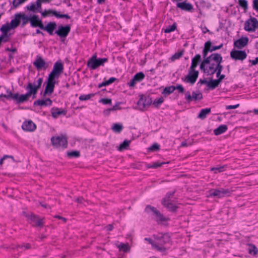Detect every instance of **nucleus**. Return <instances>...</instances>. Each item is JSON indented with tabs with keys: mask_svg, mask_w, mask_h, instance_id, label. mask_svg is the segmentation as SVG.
<instances>
[{
	"mask_svg": "<svg viewBox=\"0 0 258 258\" xmlns=\"http://www.w3.org/2000/svg\"><path fill=\"white\" fill-rule=\"evenodd\" d=\"M212 61L213 59L212 58L209 59L208 56L204 59L200 64V69L207 75H213L216 72L217 63L212 62Z\"/></svg>",
	"mask_w": 258,
	"mask_h": 258,
	"instance_id": "1",
	"label": "nucleus"
},
{
	"mask_svg": "<svg viewBox=\"0 0 258 258\" xmlns=\"http://www.w3.org/2000/svg\"><path fill=\"white\" fill-rule=\"evenodd\" d=\"M107 61V58H97L96 55L94 54L89 59L87 67L91 70H95L100 66H104V63Z\"/></svg>",
	"mask_w": 258,
	"mask_h": 258,
	"instance_id": "2",
	"label": "nucleus"
},
{
	"mask_svg": "<svg viewBox=\"0 0 258 258\" xmlns=\"http://www.w3.org/2000/svg\"><path fill=\"white\" fill-rule=\"evenodd\" d=\"M43 82V78H39L34 84L29 83L25 89L28 90L26 93L30 97L32 95L35 96L37 93L38 89L41 87Z\"/></svg>",
	"mask_w": 258,
	"mask_h": 258,
	"instance_id": "3",
	"label": "nucleus"
},
{
	"mask_svg": "<svg viewBox=\"0 0 258 258\" xmlns=\"http://www.w3.org/2000/svg\"><path fill=\"white\" fill-rule=\"evenodd\" d=\"M23 214L27 218V220L30 222L33 226L40 227L43 226L44 222L42 218H40L38 216L32 213H27L24 212Z\"/></svg>",
	"mask_w": 258,
	"mask_h": 258,
	"instance_id": "4",
	"label": "nucleus"
},
{
	"mask_svg": "<svg viewBox=\"0 0 258 258\" xmlns=\"http://www.w3.org/2000/svg\"><path fill=\"white\" fill-rule=\"evenodd\" d=\"M51 142L52 145L56 148L61 147L62 149H65L68 146L67 138L62 135L57 137H52L51 138Z\"/></svg>",
	"mask_w": 258,
	"mask_h": 258,
	"instance_id": "5",
	"label": "nucleus"
},
{
	"mask_svg": "<svg viewBox=\"0 0 258 258\" xmlns=\"http://www.w3.org/2000/svg\"><path fill=\"white\" fill-rule=\"evenodd\" d=\"M13 20L16 23L17 27L20 25L21 20L22 21L21 27H23L29 22L30 23L31 27H32V19H31V16L29 17L24 13H19L16 14Z\"/></svg>",
	"mask_w": 258,
	"mask_h": 258,
	"instance_id": "6",
	"label": "nucleus"
},
{
	"mask_svg": "<svg viewBox=\"0 0 258 258\" xmlns=\"http://www.w3.org/2000/svg\"><path fill=\"white\" fill-rule=\"evenodd\" d=\"M71 29V27L70 25H66L65 26L60 25L58 26L55 34L60 37L62 42H64L66 37L70 33Z\"/></svg>",
	"mask_w": 258,
	"mask_h": 258,
	"instance_id": "7",
	"label": "nucleus"
},
{
	"mask_svg": "<svg viewBox=\"0 0 258 258\" xmlns=\"http://www.w3.org/2000/svg\"><path fill=\"white\" fill-rule=\"evenodd\" d=\"M139 96L140 99L137 102V105L140 110L143 111L152 103V99L149 96L143 94L140 95Z\"/></svg>",
	"mask_w": 258,
	"mask_h": 258,
	"instance_id": "8",
	"label": "nucleus"
},
{
	"mask_svg": "<svg viewBox=\"0 0 258 258\" xmlns=\"http://www.w3.org/2000/svg\"><path fill=\"white\" fill-rule=\"evenodd\" d=\"M207 197H217L221 198L226 196H229L230 191L228 189L221 188L219 189H211L208 191Z\"/></svg>",
	"mask_w": 258,
	"mask_h": 258,
	"instance_id": "9",
	"label": "nucleus"
},
{
	"mask_svg": "<svg viewBox=\"0 0 258 258\" xmlns=\"http://www.w3.org/2000/svg\"><path fill=\"white\" fill-rule=\"evenodd\" d=\"M145 211L148 214L152 212L153 215L156 216L157 221L164 222L167 221V219L164 217L163 215L159 210L153 206L147 205L145 209Z\"/></svg>",
	"mask_w": 258,
	"mask_h": 258,
	"instance_id": "10",
	"label": "nucleus"
},
{
	"mask_svg": "<svg viewBox=\"0 0 258 258\" xmlns=\"http://www.w3.org/2000/svg\"><path fill=\"white\" fill-rule=\"evenodd\" d=\"M257 28L258 20L254 17H250L245 22L244 29L246 31L254 32Z\"/></svg>",
	"mask_w": 258,
	"mask_h": 258,
	"instance_id": "11",
	"label": "nucleus"
},
{
	"mask_svg": "<svg viewBox=\"0 0 258 258\" xmlns=\"http://www.w3.org/2000/svg\"><path fill=\"white\" fill-rule=\"evenodd\" d=\"M199 71L196 70H190L189 69L188 73L185 77L184 79H182L184 82L189 83L193 85L197 81L199 76Z\"/></svg>",
	"mask_w": 258,
	"mask_h": 258,
	"instance_id": "12",
	"label": "nucleus"
},
{
	"mask_svg": "<svg viewBox=\"0 0 258 258\" xmlns=\"http://www.w3.org/2000/svg\"><path fill=\"white\" fill-rule=\"evenodd\" d=\"M33 64L37 70L42 69L45 70L49 66V63L46 62L43 58L39 55L36 56V59L33 62Z\"/></svg>",
	"mask_w": 258,
	"mask_h": 258,
	"instance_id": "13",
	"label": "nucleus"
},
{
	"mask_svg": "<svg viewBox=\"0 0 258 258\" xmlns=\"http://www.w3.org/2000/svg\"><path fill=\"white\" fill-rule=\"evenodd\" d=\"M155 238L157 240L156 243L161 245H164L171 242V237L168 233H160L155 236Z\"/></svg>",
	"mask_w": 258,
	"mask_h": 258,
	"instance_id": "14",
	"label": "nucleus"
},
{
	"mask_svg": "<svg viewBox=\"0 0 258 258\" xmlns=\"http://www.w3.org/2000/svg\"><path fill=\"white\" fill-rule=\"evenodd\" d=\"M230 57L235 60L243 61L247 57V54L244 50L233 49L230 52Z\"/></svg>",
	"mask_w": 258,
	"mask_h": 258,
	"instance_id": "15",
	"label": "nucleus"
},
{
	"mask_svg": "<svg viewBox=\"0 0 258 258\" xmlns=\"http://www.w3.org/2000/svg\"><path fill=\"white\" fill-rule=\"evenodd\" d=\"M185 99L188 103H190L193 100H201L203 99L202 93L200 92L196 93L195 91L192 92V95L190 94L189 91H187L185 93Z\"/></svg>",
	"mask_w": 258,
	"mask_h": 258,
	"instance_id": "16",
	"label": "nucleus"
},
{
	"mask_svg": "<svg viewBox=\"0 0 258 258\" xmlns=\"http://www.w3.org/2000/svg\"><path fill=\"white\" fill-rule=\"evenodd\" d=\"M209 58H212L213 60L217 63L216 67V71L222 72L223 67L221 65V62L222 61V57L221 54L218 53H214L211 54L210 56H209Z\"/></svg>",
	"mask_w": 258,
	"mask_h": 258,
	"instance_id": "17",
	"label": "nucleus"
},
{
	"mask_svg": "<svg viewBox=\"0 0 258 258\" xmlns=\"http://www.w3.org/2000/svg\"><path fill=\"white\" fill-rule=\"evenodd\" d=\"M248 40V38L247 37H242L234 41V46L238 49H241L247 44Z\"/></svg>",
	"mask_w": 258,
	"mask_h": 258,
	"instance_id": "18",
	"label": "nucleus"
},
{
	"mask_svg": "<svg viewBox=\"0 0 258 258\" xmlns=\"http://www.w3.org/2000/svg\"><path fill=\"white\" fill-rule=\"evenodd\" d=\"M16 28H17L16 23L14 21L13 19H12L10 23H6L5 24L3 25L0 29V31L2 32L8 33L11 29Z\"/></svg>",
	"mask_w": 258,
	"mask_h": 258,
	"instance_id": "19",
	"label": "nucleus"
},
{
	"mask_svg": "<svg viewBox=\"0 0 258 258\" xmlns=\"http://www.w3.org/2000/svg\"><path fill=\"white\" fill-rule=\"evenodd\" d=\"M22 128L26 131L33 132L36 128V125L32 120L25 121L23 122Z\"/></svg>",
	"mask_w": 258,
	"mask_h": 258,
	"instance_id": "20",
	"label": "nucleus"
},
{
	"mask_svg": "<svg viewBox=\"0 0 258 258\" xmlns=\"http://www.w3.org/2000/svg\"><path fill=\"white\" fill-rule=\"evenodd\" d=\"M63 63L61 60H58L54 64L53 69L51 72H53V73H55L58 76H60V74L63 72Z\"/></svg>",
	"mask_w": 258,
	"mask_h": 258,
	"instance_id": "21",
	"label": "nucleus"
},
{
	"mask_svg": "<svg viewBox=\"0 0 258 258\" xmlns=\"http://www.w3.org/2000/svg\"><path fill=\"white\" fill-rule=\"evenodd\" d=\"M52 104V101L50 98L45 99H38L35 101L33 103L34 106H50Z\"/></svg>",
	"mask_w": 258,
	"mask_h": 258,
	"instance_id": "22",
	"label": "nucleus"
},
{
	"mask_svg": "<svg viewBox=\"0 0 258 258\" xmlns=\"http://www.w3.org/2000/svg\"><path fill=\"white\" fill-rule=\"evenodd\" d=\"M67 113V110L59 108L57 107H53L51 108V114L52 116L54 118H57L59 115H66Z\"/></svg>",
	"mask_w": 258,
	"mask_h": 258,
	"instance_id": "23",
	"label": "nucleus"
},
{
	"mask_svg": "<svg viewBox=\"0 0 258 258\" xmlns=\"http://www.w3.org/2000/svg\"><path fill=\"white\" fill-rule=\"evenodd\" d=\"M56 27L55 22H50L44 27L43 30L46 31L50 35H53Z\"/></svg>",
	"mask_w": 258,
	"mask_h": 258,
	"instance_id": "24",
	"label": "nucleus"
},
{
	"mask_svg": "<svg viewBox=\"0 0 258 258\" xmlns=\"http://www.w3.org/2000/svg\"><path fill=\"white\" fill-rule=\"evenodd\" d=\"M177 7L182 10L190 12L193 10V6L190 3H187L186 2L178 3Z\"/></svg>",
	"mask_w": 258,
	"mask_h": 258,
	"instance_id": "25",
	"label": "nucleus"
},
{
	"mask_svg": "<svg viewBox=\"0 0 258 258\" xmlns=\"http://www.w3.org/2000/svg\"><path fill=\"white\" fill-rule=\"evenodd\" d=\"M55 83L49 82L47 81L46 86L43 93V96H45L47 94L51 95L54 91Z\"/></svg>",
	"mask_w": 258,
	"mask_h": 258,
	"instance_id": "26",
	"label": "nucleus"
},
{
	"mask_svg": "<svg viewBox=\"0 0 258 258\" xmlns=\"http://www.w3.org/2000/svg\"><path fill=\"white\" fill-rule=\"evenodd\" d=\"M17 94V98L16 99V101L17 104H21L24 102L27 101L29 100V98L30 97L29 95L27 93L25 94H22L19 95V93Z\"/></svg>",
	"mask_w": 258,
	"mask_h": 258,
	"instance_id": "27",
	"label": "nucleus"
},
{
	"mask_svg": "<svg viewBox=\"0 0 258 258\" xmlns=\"http://www.w3.org/2000/svg\"><path fill=\"white\" fill-rule=\"evenodd\" d=\"M201 60V55L200 54L196 55V56L192 59L191 64L189 69H190V70H195Z\"/></svg>",
	"mask_w": 258,
	"mask_h": 258,
	"instance_id": "28",
	"label": "nucleus"
},
{
	"mask_svg": "<svg viewBox=\"0 0 258 258\" xmlns=\"http://www.w3.org/2000/svg\"><path fill=\"white\" fill-rule=\"evenodd\" d=\"M227 130L228 127L226 125L222 124L214 130V133L218 136L225 133Z\"/></svg>",
	"mask_w": 258,
	"mask_h": 258,
	"instance_id": "29",
	"label": "nucleus"
},
{
	"mask_svg": "<svg viewBox=\"0 0 258 258\" xmlns=\"http://www.w3.org/2000/svg\"><path fill=\"white\" fill-rule=\"evenodd\" d=\"M212 45V42L211 41H208L205 43V47L203 50V56L204 59L207 57L208 53L209 52H211L210 47Z\"/></svg>",
	"mask_w": 258,
	"mask_h": 258,
	"instance_id": "30",
	"label": "nucleus"
},
{
	"mask_svg": "<svg viewBox=\"0 0 258 258\" xmlns=\"http://www.w3.org/2000/svg\"><path fill=\"white\" fill-rule=\"evenodd\" d=\"M175 191L176 190H175L172 192H168L165 197L162 199L161 204L170 202L171 199L174 196Z\"/></svg>",
	"mask_w": 258,
	"mask_h": 258,
	"instance_id": "31",
	"label": "nucleus"
},
{
	"mask_svg": "<svg viewBox=\"0 0 258 258\" xmlns=\"http://www.w3.org/2000/svg\"><path fill=\"white\" fill-rule=\"evenodd\" d=\"M33 19L35 21L36 20L37 23H36V24H35L33 23V22H32V27H39L40 29L43 30L45 26L43 24L42 21L39 19V16H38V17H34Z\"/></svg>",
	"mask_w": 258,
	"mask_h": 258,
	"instance_id": "32",
	"label": "nucleus"
},
{
	"mask_svg": "<svg viewBox=\"0 0 258 258\" xmlns=\"http://www.w3.org/2000/svg\"><path fill=\"white\" fill-rule=\"evenodd\" d=\"M162 205L164 207H166L168 209V211L172 212H176V211L178 208L177 206L173 205L171 202L163 203V204H162Z\"/></svg>",
	"mask_w": 258,
	"mask_h": 258,
	"instance_id": "33",
	"label": "nucleus"
},
{
	"mask_svg": "<svg viewBox=\"0 0 258 258\" xmlns=\"http://www.w3.org/2000/svg\"><path fill=\"white\" fill-rule=\"evenodd\" d=\"M220 83L218 82V81L216 80H213L211 79L210 81H208L207 83V86L211 90H213L217 87Z\"/></svg>",
	"mask_w": 258,
	"mask_h": 258,
	"instance_id": "34",
	"label": "nucleus"
},
{
	"mask_svg": "<svg viewBox=\"0 0 258 258\" xmlns=\"http://www.w3.org/2000/svg\"><path fill=\"white\" fill-rule=\"evenodd\" d=\"M211 112L210 108L202 109L198 115V117L202 119H205L207 115Z\"/></svg>",
	"mask_w": 258,
	"mask_h": 258,
	"instance_id": "35",
	"label": "nucleus"
},
{
	"mask_svg": "<svg viewBox=\"0 0 258 258\" xmlns=\"http://www.w3.org/2000/svg\"><path fill=\"white\" fill-rule=\"evenodd\" d=\"M248 253L253 255H256L258 254L257 248L253 244H248Z\"/></svg>",
	"mask_w": 258,
	"mask_h": 258,
	"instance_id": "36",
	"label": "nucleus"
},
{
	"mask_svg": "<svg viewBox=\"0 0 258 258\" xmlns=\"http://www.w3.org/2000/svg\"><path fill=\"white\" fill-rule=\"evenodd\" d=\"M111 129L114 133H120L123 130V125L120 123H114Z\"/></svg>",
	"mask_w": 258,
	"mask_h": 258,
	"instance_id": "37",
	"label": "nucleus"
},
{
	"mask_svg": "<svg viewBox=\"0 0 258 258\" xmlns=\"http://www.w3.org/2000/svg\"><path fill=\"white\" fill-rule=\"evenodd\" d=\"M175 90V88L174 86L166 87L163 90L162 94L165 95H168L173 93Z\"/></svg>",
	"mask_w": 258,
	"mask_h": 258,
	"instance_id": "38",
	"label": "nucleus"
},
{
	"mask_svg": "<svg viewBox=\"0 0 258 258\" xmlns=\"http://www.w3.org/2000/svg\"><path fill=\"white\" fill-rule=\"evenodd\" d=\"M59 76L51 72L48 75L47 82L56 83L55 79H58Z\"/></svg>",
	"mask_w": 258,
	"mask_h": 258,
	"instance_id": "39",
	"label": "nucleus"
},
{
	"mask_svg": "<svg viewBox=\"0 0 258 258\" xmlns=\"http://www.w3.org/2000/svg\"><path fill=\"white\" fill-rule=\"evenodd\" d=\"M49 12L52 13V15H54L57 18H66V19H70V16L68 14H59L56 11H49Z\"/></svg>",
	"mask_w": 258,
	"mask_h": 258,
	"instance_id": "40",
	"label": "nucleus"
},
{
	"mask_svg": "<svg viewBox=\"0 0 258 258\" xmlns=\"http://www.w3.org/2000/svg\"><path fill=\"white\" fill-rule=\"evenodd\" d=\"M165 163H166L165 162H157L154 163L152 164H147L146 167L147 168L156 169V168L161 167L162 165L165 164Z\"/></svg>",
	"mask_w": 258,
	"mask_h": 258,
	"instance_id": "41",
	"label": "nucleus"
},
{
	"mask_svg": "<svg viewBox=\"0 0 258 258\" xmlns=\"http://www.w3.org/2000/svg\"><path fill=\"white\" fill-rule=\"evenodd\" d=\"M117 247L119 248V250H122L125 252L129 251L130 249L128 244H124L123 243H121L119 245H118Z\"/></svg>",
	"mask_w": 258,
	"mask_h": 258,
	"instance_id": "42",
	"label": "nucleus"
},
{
	"mask_svg": "<svg viewBox=\"0 0 258 258\" xmlns=\"http://www.w3.org/2000/svg\"><path fill=\"white\" fill-rule=\"evenodd\" d=\"M131 141L129 140H125L120 145L119 150L122 151L126 149L130 145Z\"/></svg>",
	"mask_w": 258,
	"mask_h": 258,
	"instance_id": "43",
	"label": "nucleus"
},
{
	"mask_svg": "<svg viewBox=\"0 0 258 258\" xmlns=\"http://www.w3.org/2000/svg\"><path fill=\"white\" fill-rule=\"evenodd\" d=\"M95 94L91 93L86 95H81L79 97V100L81 101H86L90 99L92 97H94Z\"/></svg>",
	"mask_w": 258,
	"mask_h": 258,
	"instance_id": "44",
	"label": "nucleus"
},
{
	"mask_svg": "<svg viewBox=\"0 0 258 258\" xmlns=\"http://www.w3.org/2000/svg\"><path fill=\"white\" fill-rule=\"evenodd\" d=\"M164 98L163 97H160L158 99H155L153 102V105L157 108H158L161 104L163 102Z\"/></svg>",
	"mask_w": 258,
	"mask_h": 258,
	"instance_id": "45",
	"label": "nucleus"
},
{
	"mask_svg": "<svg viewBox=\"0 0 258 258\" xmlns=\"http://www.w3.org/2000/svg\"><path fill=\"white\" fill-rule=\"evenodd\" d=\"M134 78H135V79L136 80V81L137 82H140V81H142L144 79L145 75L142 72H139V73L136 74L134 76Z\"/></svg>",
	"mask_w": 258,
	"mask_h": 258,
	"instance_id": "46",
	"label": "nucleus"
},
{
	"mask_svg": "<svg viewBox=\"0 0 258 258\" xmlns=\"http://www.w3.org/2000/svg\"><path fill=\"white\" fill-rule=\"evenodd\" d=\"M177 28V25L176 23H174L171 26H168L164 30V32L166 33H169L174 31Z\"/></svg>",
	"mask_w": 258,
	"mask_h": 258,
	"instance_id": "47",
	"label": "nucleus"
},
{
	"mask_svg": "<svg viewBox=\"0 0 258 258\" xmlns=\"http://www.w3.org/2000/svg\"><path fill=\"white\" fill-rule=\"evenodd\" d=\"M68 156L69 157H79L80 156V152L78 151H74L72 152H68L67 153Z\"/></svg>",
	"mask_w": 258,
	"mask_h": 258,
	"instance_id": "48",
	"label": "nucleus"
},
{
	"mask_svg": "<svg viewBox=\"0 0 258 258\" xmlns=\"http://www.w3.org/2000/svg\"><path fill=\"white\" fill-rule=\"evenodd\" d=\"M238 3L240 6L245 11L248 9V4L246 0H238Z\"/></svg>",
	"mask_w": 258,
	"mask_h": 258,
	"instance_id": "49",
	"label": "nucleus"
},
{
	"mask_svg": "<svg viewBox=\"0 0 258 258\" xmlns=\"http://www.w3.org/2000/svg\"><path fill=\"white\" fill-rule=\"evenodd\" d=\"M9 94L6 95H4V97L7 98V99H10V98H12L13 100L16 101V99L17 98V94H13L11 91H7Z\"/></svg>",
	"mask_w": 258,
	"mask_h": 258,
	"instance_id": "50",
	"label": "nucleus"
},
{
	"mask_svg": "<svg viewBox=\"0 0 258 258\" xmlns=\"http://www.w3.org/2000/svg\"><path fill=\"white\" fill-rule=\"evenodd\" d=\"M157 250L161 252H165L166 250V248L164 245H160L157 243L153 246Z\"/></svg>",
	"mask_w": 258,
	"mask_h": 258,
	"instance_id": "51",
	"label": "nucleus"
},
{
	"mask_svg": "<svg viewBox=\"0 0 258 258\" xmlns=\"http://www.w3.org/2000/svg\"><path fill=\"white\" fill-rule=\"evenodd\" d=\"M26 8L28 10L32 11L34 13L37 12V8L35 3H31L30 5H28L26 7Z\"/></svg>",
	"mask_w": 258,
	"mask_h": 258,
	"instance_id": "52",
	"label": "nucleus"
},
{
	"mask_svg": "<svg viewBox=\"0 0 258 258\" xmlns=\"http://www.w3.org/2000/svg\"><path fill=\"white\" fill-rule=\"evenodd\" d=\"M25 0H13V6L14 8H17L20 5L25 2Z\"/></svg>",
	"mask_w": 258,
	"mask_h": 258,
	"instance_id": "53",
	"label": "nucleus"
},
{
	"mask_svg": "<svg viewBox=\"0 0 258 258\" xmlns=\"http://www.w3.org/2000/svg\"><path fill=\"white\" fill-rule=\"evenodd\" d=\"M224 166L213 167L211 169V171H214L215 173L221 172L224 171Z\"/></svg>",
	"mask_w": 258,
	"mask_h": 258,
	"instance_id": "54",
	"label": "nucleus"
},
{
	"mask_svg": "<svg viewBox=\"0 0 258 258\" xmlns=\"http://www.w3.org/2000/svg\"><path fill=\"white\" fill-rule=\"evenodd\" d=\"M183 55V52L180 51L179 52L175 53L174 54H173L171 57V59L172 61H174L175 59L179 58L182 55Z\"/></svg>",
	"mask_w": 258,
	"mask_h": 258,
	"instance_id": "55",
	"label": "nucleus"
},
{
	"mask_svg": "<svg viewBox=\"0 0 258 258\" xmlns=\"http://www.w3.org/2000/svg\"><path fill=\"white\" fill-rule=\"evenodd\" d=\"M160 149V146L157 143H155L149 148L150 151H157Z\"/></svg>",
	"mask_w": 258,
	"mask_h": 258,
	"instance_id": "56",
	"label": "nucleus"
},
{
	"mask_svg": "<svg viewBox=\"0 0 258 258\" xmlns=\"http://www.w3.org/2000/svg\"><path fill=\"white\" fill-rule=\"evenodd\" d=\"M99 102H101L104 104H111V99L109 98H102L99 101Z\"/></svg>",
	"mask_w": 258,
	"mask_h": 258,
	"instance_id": "57",
	"label": "nucleus"
},
{
	"mask_svg": "<svg viewBox=\"0 0 258 258\" xmlns=\"http://www.w3.org/2000/svg\"><path fill=\"white\" fill-rule=\"evenodd\" d=\"M2 34L1 36L5 40H7V42L9 41L10 34L8 33L2 32Z\"/></svg>",
	"mask_w": 258,
	"mask_h": 258,
	"instance_id": "58",
	"label": "nucleus"
},
{
	"mask_svg": "<svg viewBox=\"0 0 258 258\" xmlns=\"http://www.w3.org/2000/svg\"><path fill=\"white\" fill-rule=\"evenodd\" d=\"M36 8H37V12H39V13H41V10H42V7H41V5H42V3H41V2L38 0L36 1Z\"/></svg>",
	"mask_w": 258,
	"mask_h": 258,
	"instance_id": "59",
	"label": "nucleus"
},
{
	"mask_svg": "<svg viewBox=\"0 0 258 258\" xmlns=\"http://www.w3.org/2000/svg\"><path fill=\"white\" fill-rule=\"evenodd\" d=\"M175 90L177 89L179 93H183L184 92V89L182 85L178 84L176 86H175Z\"/></svg>",
	"mask_w": 258,
	"mask_h": 258,
	"instance_id": "60",
	"label": "nucleus"
},
{
	"mask_svg": "<svg viewBox=\"0 0 258 258\" xmlns=\"http://www.w3.org/2000/svg\"><path fill=\"white\" fill-rule=\"evenodd\" d=\"M49 11H56L55 10H51V9H49L48 10H45L43 12L41 11V13L42 17H46L47 16V14H52V13L49 12Z\"/></svg>",
	"mask_w": 258,
	"mask_h": 258,
	"instance_id": "61",
	"label": "nucleus"
},
{
	"mask_svg": "<svg viewBox=\"0 0 258 258\" xmlns=\"http://www.w3.org/2000/svg\"><path fill=\"white\" fill-rule=\"evenodd\" d=\"M223 45V44L222 43H221L220 45H219L218 46H213V47H212V46H211L210 47L211 52H213L214 51H215L216 50L221 48L222 47Z\"/></svg>",
	"mask_w": 258,
	"mask_h": 258,
	"instance_id": "62",
	"label": "nucleus"
},
{
	"mask_svg": "<svg viewBox=\"0 0 258 258\" xmlns=\"http://www.w3.org/2000/svg\"><path fill=\"white\" fill-rule=\"evenodd\" d=\"M239 106V104H237L236 105H227V106H226V109L228 110V109H236V108H238Z\"/></svg>",
	"mask_w": 258,
	"mask_h": 258,
	"instance_id": "63",
	"label": "nucleus"
},
{
	"mask_svg": "<svg viewBox=\"0 0 258 258\" xmlns=\"http://www.w3.org/2000/svg\"><path fill=\"white\" fill-rule=\"evenodd\" d=\"M253 9L258 12V0L253 1Z\"/></svg>",
	"mask_w": 258,
	"mask_h": 258,
	"instance_id": "64",
	"label": "nucleus"
}]
</instances>
